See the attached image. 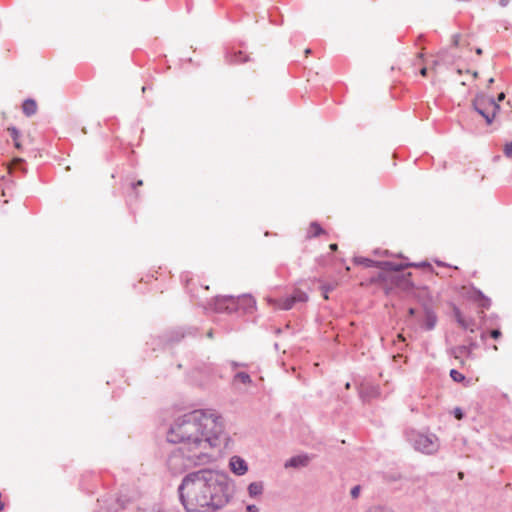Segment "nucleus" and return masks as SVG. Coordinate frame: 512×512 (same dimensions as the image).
I'll return each mask as SVG.
<instances>
[{"mask_svg":"<svg viewBox=\"0 0 512 512\" xmlns=\"http://www.w3.org/2000/svg\"><path fill=\"white\" fill-rule=\"evenodd\" d=\"M223 435L222 417L214 410L196 409L177 416L169 427L167 440L180 447L170 453L168 468L180 474L192 466L211 462Z\"/></svg>","mask_w":512,"mask_h":512,"instance_id":"1","label":"nucleus"},{"mask_svg":"<svg viewBox=\"0 0 512 512\" xmlns=\"http://www.w3.org/2000/svg\"><path fill=\"white\" fill-rule=\"evenodd\" d=\"M178 491L187 512H216L231 498L228 477L210 469L187 474Z\"/></svg>","mask_w":512,"mask_h":512,"instance_id":"2","label":"nucleus"},{"mask_svg":"<svg viewBox=\"0 0 512 512\" xmlns=\"http://www.w3.org/2000/svg\"><path fill=\"white\" fill-rule=\"evenodd\" d=\"M406 439L413 448L424 454H434L439 449V441L435 434L407 430Z\"/></svg>","mask_w":512,"mask_h":512,"instance_id":"3","label":"nucleus"},{"mask_svg":"<svg viewBox=\"0 0 512 512\" xmlns=\"http://www.w3.org/2000/svg\"><path fill=\"white\" fill-rule=\"evenodd\" d=\"M354 262L364 267H377L385 271H401L406 267H430L427 262L421 263H397L394 261H375L366 257H355Z\"/></svg>","mask_w":512,"mask_h":512,"instance_id":"4","label":"nucleus"},{"mask_svg":"<svg viewBox=\"0 0 512 512\" xmlns=\"http://www.w3.org/2000/svg\"><path fill=\"white\" fill-rule=\"evenodd\" d=\"M473 106L488 124L492 123L497 110H499L498 103L493 97L489 96L477 97L473 102Z\"/></svg>","mask_w":512,"mask_h":512,"instance_id":"5","label":"nucleus"},{"mask_svg":"<svg viewBox=\"0 0 512 512\" xmlns=\"http://www.w3.org/2000/svg\"><path fill=\"white\" fill-rule=\"evenodd\" d=\"M307 300L308 295L300 289H295L290 296H286L279 300L267 298L269 304L281 310H290L297 303H305Z\"/></svg>","mask_w":512,"mask_h":512,"instance_id":"6","label":"nucleus"},{"mask_svg":"<svg viewBox=\"0 0 512 512\" xmlns=\"http://www.w3.org/2000/svg\"><path fill=\"white\" fill-rule=\"evenodd\" d=\"M213 305L216 312L232 313L237 311V300L234 296H218L214 299Z\"/></svg>","mask_w":512,"mask_h":512,"instance_id":"7","label":"nucleus"},{"mask_svg":"<svg viewBox=\"0 0 512 512\" xmlns=\"http://www.w3.org/2000/svg\"><path fill=\"white\" fill-rule=\"evenodd\" d=\"M229 468L234 474L242 476L248 471V464L242 457L234 455L229 460Z\"/></svg>","mask_w":512,"mask_h":512,"instance_id":"8","label":"nucleus"},{"mask_svg":"<svg viewBox=\"0 0 512 512\" xmlns=\"http://www.w3.org/2000/svg\"><path fill=\"white\" fill-rule=\"evenodd\" d=\"M237 310L242 308L245 313H252L256 308V301L251 295H242L236 298Z\"/></svg>","mask_w":512,"mask_h":512,"instance_id":"9","label":"nucleus"},{"mask_svg":"<svg viewBox=\"0 0 512 512\" xmlns=\"http://www.w3.org/2000/svg\"><path fill=\"white\" fill-rule=\"evenodd\" d=\"M475 346V344H471V346L466 345H460L457 347L452 348L451 354L454 356V358L459 359L461 363H463L464 358L470 357L472 353V348Z\"/></svg>","mask_w":512,"mask_h":512,"instance_id":"10","label":"nucleus"},{"mask_svg":"<svg viewBox=\"0 0 512 512\" xmlns=\"http://www.w3.org/2000/svg\"><path fill=\"white\" fill-rule=\"evenodd\" d=\"M226 59L230 63H244L249 60V56L245 54L243 51H232L227 52Z\"/></svg>","mask_w":512,"mask_h":512,"instance_id":"11","label":"nucleus"},{"mask_svg":"<svg viewBox=\"0 0 512 512\" xmlns=\"http://www.w3.org/2000/svg\"><path fill=\"white\" fill-rule=\"evenodd\" d=\"M309 458L306 455H298L290 458L286 463L285 467L299 468L304 467L308 464Z\"/></svg>","mask_w":512,"mask_h":512,"instance_id":"12","label":"nucleus"},{"mask_svg":"<svg viewBox=\"0 0 512 512\" xmlns=\"http://www.w3.org/2000/svg\"><path fill=\"white\" fill-rule=\"evenodd\" d=\"M471 297L478 303L482 308L488 309L491 305L490 298L486 297L480 290H473Z\"/></svg>","mask_w":512,"mask_h":512,"instance_id":"13","label":"nucleus"},{"mask_svg":"<svg viewBox=\"0 0 512 512\" xmlns=\"http://www.w3.org/2000/svg\"><path fill=\"white\" fill-rule=\"evenodd\" d=\"M264 485L261 481L252 482L248 485V494L251 498H256L263 493Z\"/></svg>","mask_w":512,"mask_h":512,"instance_id":"14","label":"nucleus"},{"mask_svg":"<svg viewBox=\"0 0 512 512\" xmlns=\"http://www.w3.org/2000/svg\"><path fill=\"white\" fill-rule=\"evenodd\" d=\"M22 110L26 116H32L37 111V104L33 99H26L22 105Z\"/></svg>","mask_w":512,"mask_h":512,"instance_id":"15","label":"nucleus"},{"mask_svg":"<svg viewBox=\"0 0 512 512\" xmlns=\"http://www.w3.org/2000/svg\"><path fill=\"white\" fill-rule=\"evenodd\" d=\"M437 317L432 311H426L425 315V328L427 330H432L436 325Z\"/></svg>","mask_w":512,"mask_h":512,"instance_id":"16","label":"nucleus"},{"mask_svg":"<svg viewBox=\"0 0 512 512\" xmlns=\"http://www.w3.org/2000/svg\"><path fill=\"white\" fill-rule=\"evenodd\" d=\"M241 382L242 384L248 385L252 383V379L246 372H238L233 377V383Z\"/></svg>","mask_w":512,"mask_h":512,"instance_id":"17","label":"nucleus"},{"mask_svg":"<svg viewBox=\"0 0 512 512\" xmlns=\"http://www.w3.org/2000/svg\"><path fill=\"white\" fill-rule=\"evenodd\" d=\"M324 233V230L322 229V227L319 225V223L317 222H312L310 224V227L308 229V232H307V237L311 238V237H317L319 236L320 234Z\"/></svg>","mask_w":512,"mask_h":512,"instance_id":"18","label":"nucleus"},{"mask_svg":"<svg viewBox=\"0 0 512 512\" xmlns=\"http://www.w3.org/2000/svg\"><path fill=\"white\" fill-rule=\"evenodd\" d=\"M364 512H395V510L386 505H372L368 507Z\"/></svg>","mask_w":512,"mask_h":512,"instance_id":"19","label":"nucleus"},{"mask_svg":"<svg viewBox=\"0 0 512 512\" xmlns=\"http://www.w3.org/2000/svg\"><path fill=\"white\" fill-rule=\"evenodd\" d=\"M450 377L455 381V382H462L464 379H465V376L460 373L459 371L455 370V369H452L450 371Z\"/></svg>","mask_w":512,"mask_h":512,"instance_id":"20","label":"nucleus"},{"mask_svg":"<svg viewBox=\"0 0 512 512\" xmlns=\"http://www.w3.org/2000/svg\"><path fill=\"white\" fill-rule=\"evenodd\" d=\"M8 132H9L10 136L12 137V139H13L14 141H16V140H18V139H19V137H20V132H19V130H18L16 127H13V126H12V127H9V128H8Z\"/></svg>","mask_w":512,"mask_h":512,"instance_id":"21","label":"nucleus"},{"mask_svg":"<svg viewBox=\"0 0 512 512\" xmlns=\"http://www.w3.org/2000/svg\"><path fill=\"white\" fill-rule=\"evenodd\" d=\"M361 486L360 485H356L354 487L351 488L350 490V495L353 499H357L359 496H360V493H361Z\"/></svg>","mask_w":512,"mask_h":512,"instance_id":"22","label":"nucleus"},{"mask_svg":"<svg viewBox=\"0 0 512 512\" xmlns=\"http://www.w3.org/2000/svg\"><path fill=\"white\" fill-rule=\"evenodd\" d=\"M452 413L458 420H461L464 417V412L459 407L454 408Z\"/></svg>","mask_w":512,"mask_h":512,"instance_id":"23","label":"nucleus"},{"mask_svg":"<svg viewBox=\"0 0 512 512\" xmlns=\"http://www.w3.org/2000/svg\"><path fill=\"white\" fill-rule=\"evenodd\" d=\"M504 154L507 157H512V141L505 145V147H504Z\"/></svg>","mask_w":512,"mask_h":512,"instance_id":"24","label":"nucleus"},{"mask_svg":"<svg viewBox=\"0 0 512 512\" xmlns=\"http://www.w3.org/2000/svg\"><path fill=\"white\" fill-rule=\"evenodd\" d=\"M490 336L494 339H498L500 338L501 336V332L499 329H493L491 332H490Z\"/></svg>","mask_w":512,"mask_h":512,"instance_id":"25","label":"nucleus"},{"mask_svg":"<svg viewBox=\"0 0 512 512\" xmlns=\"http://www.w3.org/2000/svg\"><path fill=\"white\" fill-rule=\"evenodd\" d=\"M247 511L248 512H258V508L255 505H248Z\"/></svg>","mask_w":512,"mask_h":512,"instance_id":"26","label":"nucleus"},{"mask_svg":"<svg viewBox=\"0 0 512 512\" xmlns=\"http://www.w3.org/2000/svg\"><path fill=\"white\" fill-rule=\"evenodd\" d=\"M116 506H117V507H109V508H108V510H107V512H111L112 510H113V511H117V509H118V508H122V507H123V505H122V504H120V503H118V502H117Z\"/></svg>","mask_w":512,"mask_h":512,"instance_id":"27","label":"nucleus"},{"mask_svg":"<svg viewBox=\"0 0 512 512\" xmlns=\"http://www.w3.org/2000/svg\"><path fill=\"white\" fill-rule=\"evenodd\" d=\"M510 0H499V5L502 7H506L509 4Z\"/></svg>","mask_w":512,"mask_h":512,"instance_id":"28","label":"nucleus"},{"mask_svg":"<svg viewBox=\"0 0 512 512\" xmlns=\"http://www.w3.org/2000/svg\"><path fill=\"white\" fill-rule=\"evenodd\" d=\"M231 366H232L233 368H237V367H240V366H245V364H241V363H238V362L232 361V362H231Z\"/></svg>","mask_w":512,"mask_h":512,"instance_id":"29","label":"nucleus"},{"mask_svg":"<svg viewBox=\"0 0 512 512\" xmlns=\"http://www.w3.org/2000/svg\"><path fill=\"white\" fill-rule=\"evenodd\" d=\"M324 297L327 299L328 296H327V293L332 289L331 287H324Z\"/></svg>","mask_w":512,"mask_h":512,"instance_id":"30","label":"nucleus"},{"mask_svg":"<svg viewBox=\"0 0 512 512\" xmlns=\"http://www.w3.org/2000/svg\"><path fill=\"white\" fill-rule=\"evenodd\" d=\"M420 74L422 76H426L427 75V68L426 67H423L421 70H420Z\"/></svg>","mask_w":512,"mask_h":512,"instance_id":"31","label":"nucleus"},{"mask_svg":"<svg viewBox=\"0 0 512 512\" xmlns=\"http://www.w3.org/2000/svg\"><path fill=\"white\" fill-rule=\"evenodd\" d=\"M504 98H505V94L504 93H500L498 95V101H502V100H504Z\"/></svg>","mask_w":512,"mask_h":512,"instance_id":"32","label":"nucleus"},{"mask_svg":"<svg viewBox=\"0 0 512 512\" xmlns=\"http://www.w3.org/2000/svg\"><path fill=\"white\" fill-rule=\"evenodd\" d=\"M14 145L17 149H20L21 148V144L18 140L14 141Z\"/></svg>","mask_w":512,"mask_h":512,"instance_id":"33","label":"nucleus"},{"mask_svg":"<svg viewBox=\"0 0 512 512\" xmlns=\"http://www.w3.org/2000/svg\"><path fill=\"white\" fill-rule=\"evenodd\" d=\"M330 249L332 251H336L337 250V244H330Z\"/></svg>","mask_w":512,"mask_h":512,"instance_id":"34","label":"nucleus"},{"mask_svg":"<svg viewBox=\"0 0 512 512\" xmlns=\"http://www.w3.org/2000/svg\"><path fill=\"white\" fill-rule=\"evenodd\" d=\"M142 184H143L142 180H139L135 184H133V186H140Z\"/></svg>","mask_w":512,"mask_h":512,"instance_id":"35","label":"nucleus"},{"mask_svg":"<svg viewBox=\"0 0 512 512\" xmlns=\"http://www.w3.org/2000/svg\"><path fill=\"white\" fill-rule=\"evenodd\" d=\"M409 313H410L411 315H413V314H414V309H413V308H410V309H409Z\"/></svg>","mask_w":512,"mask_h":512,"instance_id":"36","label":"nucleus"},{"mask_svg":"<svg viewBox=\"0 0 512 512\" xmlns=\"http://www.w3.org/2000/svg\"><path fill=\"white\" fill-rule=\"evenodd\" d=\"M4 508L3 503L0 501V511Z\"/></svg>","mask_w":512,"mask_h":512,"instance_id":"37","label":"nucleus"}]
</instances>
